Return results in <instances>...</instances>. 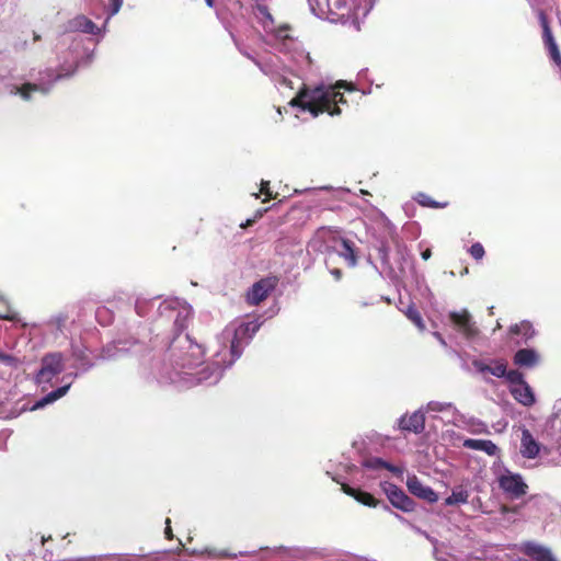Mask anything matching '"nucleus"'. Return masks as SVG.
I'll return each instance as SVG.
<instances>
[{"label":"nucleus","instance_id":"f257e3e1","mask_svg":"<svg viewBox=\"0 0 561 561\" xmlns=\"http://www.w3.org/2000/svg\"><path fill=\"white\" fill-rule=\"evenodd\" d=\"M344 87H346L344 81H339L335 85H318L313 89L304 84L288 104L308 111L313 117L322 113H328L331 116L340 115V104H345L346 100L339 89Z\"/></svg>","mask_w":561,"mask_h":561},{"label":"nucleus","instance_id":"f03ea898","mask_svg":"<svg viewBox=\"0 0 561 561\" xmlns=\"http://www.w3.org/2000/svg\"><path fill=\"white\" fill-rule=\"evenodd\" d=\"M260 327L261 324L256 320H253L242 322L236 328L230 343V353L232 357L230 364L241 356L244 341L252 339V336L259 331Z\"/></svg>","mask_w":561,"mask_h":561},{"label":"nucleus","instance_id":"7ed1b4c3","mask_svg":"<svg viewBox=\"0 0 561 561\" xmlns=\"http://www.w3.org/2000/svg\"><path fill=\"white\" fill-rule=\"evenodd\" d=\"M64 370V357L60 353H50L42 358L41 369L36 375L38 383L49 382Z\"/></svg>","mask_w":561,"mask_h":561},{"label":"nucleus","instance_id":"20e7f679","mask_svg":"<svg viewBox=\"0 0 561 561\" xmlns=\"http://www.w3.org/2000/svg\"><path fill=\"white\" fill-rule=\"evenodd\" d=\"M317 237L322 239V240H333V241H336L339 240L341 242V245H342V251L339 252V255L343 259H345V261L347 262V265L350 267H354L356 266L357 264V254H356V251H355V248H354V243L348 240V239H344V238H337L335 236V231L331 230L330 228H327V227H321L317 230Z\"/></svg>","mask_w":561,"mask_h":561},{"label":"nucleus","instance_id":"39448f33","mask_svg":"<svg viewBox=\"0 0 561 561\" xmlns=\"http://www.w3.org/2000/svg\"><path fill=\"white\" fill-rule=\"evenodd\" d=\"M278 284V278L276 276H267L261 278L256 283L252 285L247 294V301L251 306H257L262 301H264L271 291L275 289Z\"/></svg>","mask_w":561,"mask_h":561},{"label":"nucleus","instance_id":"423d86ee","mask_svg":"<svg viewBox=\"0 0 561 561\" xmlns=\"http://www.w3.org/2000/svg\"><path fill=\"white\" fill-rule=\"evenodd\" d=\"M448 318L456 330H458L465 337L473 339L478 336L479 329L472 320V316L467 309L460 311H451Z\"/></svg>","mask_w":561,"mask_h":561},{"label":"nucleus","instance_id":"0eeeda50","mask_svg":"<svg viewBox=\"0 0 561 561\" xmlns=\"http://www.w3.org/2000/svg\"><path fill=\"white\" fill-rule=\"evenodd\" d=\"M381 488L386 493L388 500L394 507L403 512L414 511V501L411 497H409L402 489L390 482L381 483Z\"/></svg>","mask_w":561,"mask_h":561},{"label":"nucleus","instance_id":"6e6552de","mask_svg":"<svg viewBox=\"0 0 561 561\" xmlns=\"http://www.w3.org/2000/svg\"><path fill=\"white\" fill-rule=\"evenodd\" d=\"M500 488L512 499H519L526 494L527 484L517 473H507L499 478Z\"/></svg>","mask_w":561,"mask_h":561},{"label":"nucleus","instance_id":"1a4fd4ad","mask_svg":"<svg viewBox=\"0 0 561 561\" xmlns=\"http://www.w3.org/2000/svg\"><path fill=\"white\" fill-rule=\"evenodd\" d=\"M399 428L403 432L420 434L425 428V415L421 411L403 415L399 420Z\"/></svg>","mask_w":561,"mask_h":561},{"label":"nucleus","instance_id":"9d476101","mask_svg":"<svg viewBox=\"0 0 561 561\" xmlns=\"http://www.w3.org/2000/svg\"><path fill=\"white\" fill-rule=\"evenodd\" d=\"M407 486L413 495L426 500L430 503H434L438 500V496L433 489L424 485L416 476L408 477Z\"/></svg>","mask_w":561,"mask_h":561},{"label":"nucleus","instance_id":"9b49d317","mask_svg":"<svg viewBox=\"0 0 561 561\" xmlns=\"http://www.w3.org/2000/svg\"><path fill=\"white\" fill-rule=\"evenodd\" d=\"M472 365L481 374L489 373L497 378L506 375L507 364L503 359L493 360L490 365L482 360H473Z\"/></svg>","mask_w":561,"mask_h":561},{"label":"nucleus","instance_id":"f8f14e48","mask_svg":"<svg viewBox=\"0 0 561 561\" xmlns=\"http://www.w3.org/2000/svg\"><path fill=\"white\" fill-rule=\"evenodd\" d=\"M511 393L518 403L525 407H531L536 401L535 394L527 382L522 383L520 386H513L511 388Z\"/></svg>","mask_w":561,"mask_h":561},{"label":"nucleus","instance_id":"ddd939ff","mask_svg":"<svg viewBox=\"0 0 561 561\" xmlns=\"http://www.w3.org/2000/svg\"><path fill=\"white\" fill-rule=\"evenodd\" d=\"M462 445L469 449L484 451L489 456H495L499 453V447L490 439L467 438Z\"/></svg>","mask_w":561,"mask_h":561},{"label":"nucleus","instance_id":"4468645a","mask_svg":"<svg viewBox=\"0 0 561 561\" xmlns=\"http://www.w3.org/2000/svg\"><path fill=\"white\" fill-rule=\"evenodd\" d=\"M539 362V355L533 348L518 350L514 355V364L519 367H534Z\"/></svg>","mask_w":561,"mask_h":561},{"label":"nucleus","instance_id":"2eb2a0df","mask_svg":"<svg viewBox=\"0 0 561 561\" xmlns=\"http://www.w3.org/2000/svg\"><path fill=\"white\" fill-rule=\"evenodd\" d=\"M539 445L533 437L528 430H524L522 433V454L526 458H535L539 454Z\"/></svg>","mask_w":561,"mask_h":561},{"label":"nucleus","instance_id":"dca6fc26","mask_svg":"<svg viewBox=\"0 0 561 561\" xmlns=\"http://www.w3.org/2000/svg\"><path fill=\"white\" fill-rule=\"evenodd\" d=\"M525 553L536 561H556L550 552L545 547L528 543L525 547Z\"/></svg>","mask_w":561,"mask_h":561},{"label":"nucleus","instance_id":"f3484780","mask_svg":"<svg viewBox=\"0 0 561 561\" xmlns=\"http://www.w3.org/2000/svg\"><path fill=\"white\" fill-rule=\"evenodd\" d=\"M364 467L368 468V469H373V470H380V469H386L394 474H401L402 473V469L394 466V465H391L390 462H387L385 461L383 459L379 458V457H373V458H369V459H366L364 461Z\"/></svg>","mask_w":561,"mask_h":561},{"label":"nucleus","instance_id":"a211bd4d","mask_svg":"<svg viewBox=\"0 0 561 561\" xmlns=\"http://www.w3.org/2000/svg\"><path fill=\"white\" fill-rule=\"evenodd\" d=\"M72 27L77 31H81L87 34L96 35L100 33V28L84 15H79L72 21Z\"/></svg>","mask_w":561,"mask_h":561},{"label":"nucleus","instance_id":"6ab92c4d","mask_svg":"<svg viewBox=\"0 0 561 561\" xmlns=\"http://www.w3.org/2000/svg\"><path fill=\"white\" fill-rule=\"evenodd\" d=\"M510 333L512 335L522 334L526 340H529L534 336L535 330L529 321H522L520 323L512 325L510 328Z\"/></svg>","mask_w":561,"mask_h":561},{"label":"nucleus","instance_id":"aec40b11","mask_svg":"<svg viewBox=\"0 0 561 561\" xmlns=\"http://www.w3.org/2000/svg\"><path fill=\"white\" fill-rule=\"evenodd\" d=\"M405 317L420 330H425V323L417 308L412 304L403 311Z\"/></svg>","mask_w":561,"mask_h":561},{"label":"nucleus","instance_id":"412c9836","mask_svg":"<svg viewBox=\"0 0 561 561\" xmlns=\"http://www.w3.org/2000/svg\"><path fill=\"white\" fill-rule=\"evenodd\" d=\"M469 493L466 490H454L451 494L445 499V504L448 506L463 504L468 502Z\"/></svg>","mask_w":561,"mask_h":561},{"label":"nucleus","instance_id":"4be33fe9","mask_svg":"<svg viewBox=\"0 0 561 561\" xmlns=\"http://www.w3.org/2000/svg\"><path fill=\"white\" fill-rule=\"evenodd\" d=\"M15 90H16V93H19L21 95V98L25 101L31 100V94L33 92L45 91L41 85H38L36 83H31V82H26V83L22 84L21 87H16Z\"/></svg>","mask_w":561,"mask_h":561},{"label":"nucleus","instance_id":"5701e85b","mask_svg":"<svg viewBox=\"0 0 561 561\" xmlns=\"http://www.w3.org/2000/svg\"><path fill=\"white\" fill-rule=\"evenodd\" d=\"M70 388V385H66V386H62V387H59L57 388L56 390L49 392L43 400L42 402H39L37 405H43L45 403H50V402H54L55 400L64 397L68 389Z\"/></svg>","mask_w":561,"mask_h":561},{"label":"nucleus","instance_id":"b1692460","mask_svg":"<svg viewBox=\"0 0 561 561\" xmlns=\"http://www.w3.org/2000/svg\"><path fill=\"white\" fill-rule=\"evenodd\" d=\"M70 388V385H66V386H62V387H59L57 388L56 390L49 392L43 400L42 402H39L37 405H43L45 403H50V402H54L55 400L64 397L68 389Z\"/></svg>","mask_w":561,"mask_h":561},{"label":"nucleus","instance_id":"393cba45","mask_svg":"<svg viewBox=\"0 0 561 561\" xmlns=\"http://www.w3.org/2000/svg\"><path fill=\"white\" fill-rule=\"evenodd\" d=\"M355 500L369 507H376L378 504V501L374 497L373 494L362 491L359 489L357 491Z\"/></svg>","mask_w":561,"mask_h":561},{"label":"nucleus","instance_id":"a878e982","mask_svg":"<svg viewBox=\"0 0 561 561\" xmlns=\"http://www.w3.org/2000/svg\"><path fill=\"white\" fill-rule=\"evenodd\" d=\"M417 203L422 206H425V207H431V208H444L447 206L448 203H438V202H435L434 199H432L428 195L426 194H419L417 198H416Z\"/></svg>","mask_w":561,"mask_h":561},{"label":"nucleus","instance_id":"bb28decb","mask_svg":"<svg viewBox=\"0 0 561 561\" xmlns=\"http://www.w3.org/2000/svg\"><path fill=\"white\" fill-rule=\"evenodd\" d=\"M504 377L507 379V381H510L512 387L520 386L522 383L526 382L524 379V375L517 369H512V370L506 369V375H504Z\"/></svg>","mask_w":561,"mask_h":561},{"label":"nucleus","instance_id":"cd10ccee","mask_svg":"<svg viewBox=\"0 0 561 561\" xmlns=\"http://www.w3.org/2000/svg\"><path fill=\"white\" fill-rule=\"evenodd\" d=\"M469 253L474 260L479 261L484 256L485 251L480 242H476L469 248Z\"/></svg>","mask_w":561,"mask_h":561},{"label":"nucleus","instance_id":"c85d7f7f","mask_svg":"<svg viewBox=\"0 0 561 561\" xmlns=\"http://www.w3.org/2000/svg\"><path fill=\"white\" fill-rule=\"evenodd\" d=\"M110 3V16L115 15L122 8L123 0H108Z\"/></svg>","mask_w":561,"mask_h":561},{"label":"nucleus","instance_id":"c756f323","mask_svg":"<svg viewBox=\"0 0 561 561\" xmlns=\"http://www.w3.org/2000/svg\"><path fill=\"white\" fill-rule=\"evenodd\" d=\"M261 193L264 194L267 198L266 199H271V198H274L275 196H273L271 190H270V182L268 181H262L261 183Z\"/></svg>","mask_w":561,"mask_h":561},{"label":"nucleus","instance_id":"7c9ffc66","mask_svg":"<svg viewBox=\"0 0 561 561\" xmlns=\"http://www.w3.org/2000/svg\"><path fill=\"white\" fill-rule=\"evenodd\" d=\"M341 489H342V491H343L345 494H347V495H350V496H352V497H354V499H355V496H356V494H357V491H358V489H354V488L350 486V485H348V484H346V483H342Z\"/></svg>","mask_w":561,"mask_h":561},{"label":"nucleus","instance_id":"2f4dec72","mask_svg":"<svg viewBox=\"0 0 561 561\" xmlns=\"http://www.w3.org/2000/svg\"><path fill=\"white\" fill-rule=\"evenodd\" d=\"M341 489H342V491H343L345 494H347V495H350V496H352V497H354V499H355V496H356V494H357V491H358V489H354V488L350 486V485H348V484H346V483H342Z\"/></svg>","mask_w":561,"mask_h":561},{"label":"nucleus","instance_id":"473e14b6","mask_svg":"<svg viewBox=\"0 0 561 561\" xmlns=\"http://www.w3.org/2000/svg\"><path fill=\"white\" fill-rule=\"evenodd\" d=\"M123 561H150L147 554L128 556Z\"/></svg>","mask_w":561,"mask_h":561},{"label":"nucleus","instance_id":"72a5a7b5","mask_svg":"<svg viewBox=\"0 0 561 561\" xmlns=\"http://www.w3.org/2000/svg\"><path fill=\"white\" fill-rule=\"evenodd\" d=\"M276 81L284 87H287L289 89H293V82L290 79L284 77V76H277Z\"/></svg>","mask_w":561,"mask_h":561},{"label":"nucleus","instance_id":"f704fd0d","mask_svg":"<svg viewBox=\"0 0 561 561\" xmlns=\"http://www.w3.org/2000/svg\"><path fill=\"white\" fill-rule=\"evenodd\" d=\"M164 534H165V538L168 540H172L173 539V531H172V528H171V519L170 518H167V520H165Z\"/></svg>","mask_w":561,"mask_h":561},{"label":"nucleus","instance_id":"c9c22d12","mask_svg":"<svg viewBox=\"0 0 561 561\" xmlns=\"http://www.w3.org/2000/svg\"><path fill=\"white\" fill-rule=\"evenodd\" d=\"M330 273L334 276L336 280H340L342 278V271L340 268H332Z\"/></svg>","mask_w":561,"mask_h":561},{"label":"nucleus","instance_id":"e433bc0d","mask_svg":"<svg viewBox=\"0 0 561 561\" xmlns=\"http://www.w3.org/2000/svg\"><path fill=\"white\" fill-rule=\"evenodd\" d=\"M421 256L423 260H428L431 256H432V251L431 249H425L422 253H421Z\"/></svg>","mask_w":561,"mask_h":561},{"label":"nucleus","instance_id":"4c0bfd02","mask_svg":"<svg viewBox=\"0 0 561 561\" xmlns=\"http://www.w3.org/2000/svg\"><path fill=\"white\" fill-rule=\"evenodd\" d=\"M254 221H255L254 219H248L245 222L241 224L240 227L244 229V228L253 225Z\"/></svg>","mask_w":561,"mask_h":561},{"label":"nucleus","instance_id":"58836bf2","mask_svg":"<svg viewBox=\"0 0 561 561\" xmlns=\"http://www.w3.org/2000/svg\"><path fill=\"white\" fill-rule=\"evenodd\" d=\"M0 319H2V320H10L11 321V320L14 319V317L10 316L9 313H1L0 312Z\"/></svg>","mask_w":561,"mask_h":561},{"label":"nucleus","instance_id":"ea45409f","mask_svg":"<svg viewBox=\"0 0 561 561\" xmlns=\"http://www.w3.org/2000/svg\"><path fill=\"white\" fill-rule=\"evenodd\" d=\"M11 357L0 352V360H9Z\"/></svg>","mask_w":561,"mask_h":561},{"label":"nucleus","instance_id":"a19ab883","mask_svg":"<svg viewBox=\"0 0 561 561\" xmlns=\"http://www.w3.org/2000/svg\"><path fill=\"white\" fill-rule=\"evenodd\" d=\"M260 11L262 13H265L268 18H272L271 14L267 12V8L266 7L260 8Z\"/></svg>","mask_w":561,"mask_h":561},{"label":"nucleus","instance_id":"79ce46f5","mask_svg":"<svg viewBox=\"0 0 561 561\" xmlns=\"http://www.w3.org/2000/svg\"><path fill=\"white\" fill-rule=\"evenodd\" d=\"M205 2L209 8H213L215 5L214 0H205Z\"/></svg>","mask_w":561,"mask_h":561},{"label":"nucleus","instance_id":"37998d69","mask_svg":"<svg viewBox=\"0 0 561 561\" xmlns=\"http://www.w3.org/2000/svg\"><path fill=\"white\" fill-rule=\"evenodd\" d=\"M39 38H41L39 35H36V34L34 35V41H39Z\"/></svg>","mask_w":561,"mask_h":561},{"label":"nucleus","instance_id":"c03bdc74","mask_svg":"<svg viewBox=\"0 0 561 561\" xmlns=\"http://www.w3.org/2000/svg\"><path fill=\"white\" fill-rule=\"evenodd\" d=\"M436 336H437L442 342H444L439 333H436Z\"/></svg>","mask_w":561,"mask_h":561}]
</instances>
